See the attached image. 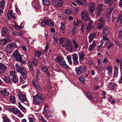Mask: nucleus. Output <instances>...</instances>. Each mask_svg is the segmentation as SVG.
<instances>
[{"label":"nucleus","instance_id":"f257e3e1","mask_svg":"<svg viewBox=\"0 0 122 122\" xmlns=\"http://www.w3.org/2000/svg\"><path fill=\"white\" fill-rule=\"evenodd\" d=\"M33 103L36 105H40L44 101L43 96L40 93L38 92L35 96H33Z\"/></svg>","mask_w":122,"mask_h":122},{"label":"nucleus","instance_id":"f03ea898","mask_svg":"<svg viewBox=\"0 0 122 122\" xmlns=\"http://www.w3.org/2000/svg\"><path fill=\"white\" fill-rule=\"evenodd\" d=\"M15 66L17 71L20 73L23 78H26L27 74L26 71L23 67H20L18 64H16Z\"/></svg>","mask_w":122,"mask_h":122},{"label":"nucleus","instance_id":"7ed1b4c3","mask_svg":"<svg viewBox=\"0 0 122 122\" xmlns=\"http://www.w3.org/2000/svg\"><path fill=\"white\" fill-rule=\"evenodd\" d=\"M12 55L15 58V60L19 62L21 64L25 63V61H23L22 59V55H20L18 50H16L14 51Z\"/></svg>","mask_w":122,"mask_h":122},{"label":"nucleus","instance_id":"20e7f679","mask_svg":"<svg viewBox=\"0 0 122 122\" xmlns=\"http://www.w3.org/2000/svg\"><path fill=\"white\" fill-rule=\"evenodd\" d=\"M19 46L17 45L16 43H11L7 45V50L9 52H13L14 48H18Z\"/></svg>","mask_w":122,"mask_h":122},{"label":"nucleus","instance_id":"39448f33","mask_svg":"<svg viewBox=\"0 0 122 122\" xmlns=\"http://www.w3.org/2000/svg\"><path fill=\"white\" fill-rule=\"evenodd\" d=\"M41 24L43 27L45 26L46 25L52 27L54 25V23L50 20H44L42 21Z\"/></svg>","mask_w":122,"mask_h":122},{"label":"nucleus","instance_id":"423d86ee","mask_svg":"<svg viewBox=\"0 0 122 122\" xmlns=\"http://www.w3.org/2000/svg\"><path fill=\"white\" fill-rule=\"evenodd\" d=\"M19 100L25 104H27L28 103V100L26 97L25 94H23L20 93L19 95Z\"/></svg>","mask_w":122,"mask_h":122},{"label":"nucleus","instance_id":"0eeeda50","mask_svg":"<svg viewBox=\"0 0 122 122\" xmlns=\"http://www.w3.org/2000/svg\"><path fill=\"white\" fill-rule=\"evenodd\" d=\"M104 21L103 19L100 17L98 20V23L97 24V27L99 29H102L104 26Z\"/></svg>","mask_w":122,"mask_h":122},{"label":"nucleus","instance_id":"6e6552de","mask_svg":"<svg viewBox=\"0 0 122 122\" xmlns=\"http://www.w3.org/2000/svg\"><path fill=\"white\" fill-rule=\"evenodd\" d=\"M81 15L82 18L84 21H87L90 20V18L86 10H83Z\"/></svg>","mask_w":122,"mask_h":122},{"label":"nucleus","instance_id":"1a4fd4ad","mask_svg":"<svg viewBox=\"0 0 122 122\" xmlns=\"http://www.w3.org/2000/svg\"><path fill=\"white\" fill-rule=\"evenodd\" d=\"M66 48L70 50L71 52L73 51V45L70 40H69L66 41Z\"/></svg>","mask_w":122,"mask_h":122},{"label":"nucleus","instance_id":"9d476101","mask_svg":"<svg viewBox=\"0 0 122 122\" xmlns=\"http://www.w3.org/2000/svg\"><path fill=\"white\" fill-rule=\"evenodd\" d=\"M52 2L55 4L56 7H61L63 5V2L62 0H52Z\"/></svg>","mask_w":122,"mask_h":122},{"label":"nucleus","instance_id":"9b49d317","mask_svg":"<svg viewBox=\"0 0 122 122\" xmlns=\"http://www.w3.org/2000/svg\"><path fill=\"white\" fill-rule=\"evenodd\" d=\"M72 59L73 63L74 65H77L79 63L78 61V57L77 54L76 53L72 55Z\"/></svg>","mask_w":122,"mask_h":122},{"label":"nucleus","instance_id":"f8f14e48","mask_svg":"<svg viewBox=\"0 0 122 122\" xmlns=\"http://www.w3.org/2000/svg\"><path fill=\"white\" fill-rule=\"evenodd\" d=\"M78 54L79 57V60L80 63H81L84 60L85 56V53L83 51H81L78 52Z\"/></svg>","mask_w":122,"mask_h":122},{"label":"nucleus","instance_id":"ddd939ff","mask_svg":"<svg viewBox=\"0 0 122 122\" xmlns=\"http://www.w3.org/2000/svg\"><path fill=\"white\" fill-rule=\"evenodd\" d=\"M117 86V85L114 82H110L109 83L107 88L110 90H112L115 89Z\"/></svg>","mask_w":122,"mask_h":122},{"label":"nucleus","instance_id":"4468645a","mask_svg":"<svg viewBox=\"0 0 122 122\" xmlns=\"http://www.w3.org/2000/svg\"><path fill=\"white\" fill-rule=\"evenodd\" d=\"M7 66L3 64L0 63V73H4L7 69Z\"/></svg>","mask_w":122,"mask_h":122},{"label":"nucleus","instance_id":"2eb2a0df","mask_svg":"<svg viewBox=\"0 0 122 122\" xmlns=\"http://www.w3.org/2000/svg\"><path fill=\"white\" fill-rule=\"evenodd\" d=\"M75 70L76 74L78 75L81 74L83 72V68L81 66L75 67Z\"/></svg>","mask_w":122,"mask_h":122},{"label":"nucleus","instance_id":"dca6fc26","mask_svg":"<svg viewBox=\"0 0 122 122\" xmlns=\"http://www.w3.org/2000/svg\"><path fill=\"white\" fill-rule=\"evenodd\" d=\"M0 92L1 95L4 97L8 96L10 94L8 89L5 88L4 90H0Z\"/></svg>","mask_w":122,"mask_h":122},{"label":"nucleus","instance_id":"f3484780","mask_svg":"<svg viewBox=\"0 0 122 122\" xmlns=\"http://www.w3.org/2000/svg\"><path fill=\"white\" fill-rule=\"evenodd\" d=\"M72 42L73 44V48L77 51H78L80 50V48L76 41L73 40L72 41Z\"/></svg>","mask_w":122,"mask_h":122},{"label":"nucleus","instance_id":"a211bd4d","mask_svg":"<svg viewBox=\"0 0 122 122\" xmlns=\"http://www.w3.org/2000/svg\"><path fill=\"white\" fill-rule=\"evenodd\" d=\"M1 33L3 36L5 37L9 35L8 29L6 27L4 28L2 30Z\"/></svg>","mask_w":122,"mask_h":122},{"label":"nucleus","instance_id":"6ab92c4d","mask_svg":"<svg viewBox=\"0 0 122 122\" xmlns=\"http://www.w3.org/2000/svg\"><path fill=\"white\" fill-rule=\"evenodd\" d=\"M109 27H105L103 29L102 35L103 36H107L109 32Z\"/></svg>","mask_w":122,"mask_h":122},{"label":"nucleus","instance_id":"aec40b11","mask_svg":"<svg viewBox=\"0 0 122 122\" xmlns=\"http://www.w3.org/2000/svg\"><path fill=\"white\" fill-rule=\"evenodd\" d=\"M95 8L96 6L94 2H92L90 4L89 10L91 12H93L95 10Z\"/></svg>","mask_w":122,"mask_h":122},{"label":"nucleus","instance_id":"412c9836","mask_svg":"<svg viewBox=\"0 0 122 122\" xmlns=\"http://www.w3.org/2000/svg\"><path fill=\"white\" fill-rule=\"evenodd\" d=\"M9 109L10 111L13 112L14 114L16 115L19 110L16 107H11L9 108Z\"/></svg>","mask_w":122,"mask_h":122},{"label":"nucleus","instance_id":"4be33fe9","mask_svg":"<svg viewBox=\"0 0 122 122\" xmlns=\"http://www.w3.org/2000/svg\"><path fill=\"white\" fill-rule=\"evenodd\" d=\"M113 10V9L112 8H111L107 9L106 11V17L107 18H108L110 17Z\"/></svg>","mask_w":122,"mask_h":122},{"label":"nucleus","instance_id":"5701e85b","mask_svg":"<svg viewBox=\"0 0 122 122\" xmlns=\"http://www.w3.org/2000/svg\"><path fill=\"white\" fill-rule=\"evenodd\" d=\"M33 4L34 5V7L36 9H39L40 8L39 3L37 0H34L33 2Z\"/></svg>","mask_w":122,"mask_h":122},{"label":"nucleus","instance_id":"b1692460","mask_svg":"<svg viewBox=\"0 0 122 122\" xmlns=\"http://www.w3.org/2000/svg\"><path fill=\"white\" fill-rule=\"evenodd\" d=\"M64 60V58L61 56H57L54 59V61L56 63H60Z\"/></svg>","mask_w":122,"mask_h":122},{"label":"nucleus","instance_id":"393cba45","mask_svg":"<svg viewBox=\"0 0 122 122\" xmlns=\"http://www.w3.org/2000/svg\"><path fill=\"white\" fill-rule=\"evenodd\" d=\"M96 37V35L95 34H90L88 37L89 41L90 43L92 42L93 39Z\"/></svg>","mask_w":122,"mask_h":122},{"label":"nucleus","instance_id":"a878e982","mask_svg":"<svg viewBox=\"0 0 122 122\" xmlns=\"http://www.w3.org/2000/svg\"><path fill=\"white\" fill-rule=\"evenodd\" d=\"M59 64L62 67L66 69H68L69 67V66L66 64L65 61H62L60 63H59Z\"/></svg>","mask_w":122,"mask_h":122},{"label":"nucleus","instance_id":"bb28decb","mask_svg":"<svg viewBox=\"0 0 122 122\" xmlns=\"http://www.w3.org/2000/svg\"><path fill=\"white\" fill-rule=\"evenodd\" d=\"M11 80L14 83H18L19 81L17 75L11 78Z\"/></svg>","mask_w":122,"mask_h":122},{"label":"nucleus","instance_id":"cd10ccee","mask_svg":"<svg viewBox=\"0 0 122 122\" xmlns=\"http://www.w3.org/2000/svg\"><path fill=\"white\" fill-rule=\"evenodd\" d=\"M95 42V41H94L92 42V44L89 46L88 49V50L89 51H91L93 50L94 48L96 46V45Z\"/></svg>","mask_w":122,"mask_h":122},{"label":"nucleus","instance_id":"c85d7f7f","mask_svg":"<svg viewBox=\"0 0 122 122\" xmlns=\"http://www.w3.org/2000/svg\"><path fill=\"white\" fill-rule=\"evenodd\" d=\"M9 41V40L8 39H4L1 40L0 41V43L3 46L5 45L8 43Z\"/></svg>","mask_w":122,"mask_h":122},{"label":"nucleus","instance_id":"c756f323","mask_svg":"<svg viewBox=\"0 0 122 122\" xmlns=\"http://www.w3.org/2000/svg\"><path fill=\"white\" fill-rule=\"evenodd\" d=\"M5 78L3 79L4 81L6 83H10L11 82L10 77L8 76H4Z\"/></svg>","mask_w":122,"mask_h":122},{"label":"nucleus","instance_id":"7c9ffc66","mask_svg":"<svg viewBox=\"0 0 122 122\" xmlns=\"http://www.w3.org/2000/svg\"><path fill=\"white\" fill-rule=\"evenodd\" d=\"M48 107L47 106H45L44 108L43 111V114L44 115V116L46 118H47V117H49V116H48L46 115L47 113V112L48 110L47 109Z\"/></svg>","mask_w":122,"mask_h":122},{"label":"nucleus","instance_id":"2f4dec72","mask_svg":"<svg viewBox=\"0 0 122 122\" xmlns=\"http://www.w3.org/2000/svg\"><path fill=\"white\" fill-rule=\"evenodd\" d=\"M44 5L48 6L50 5V2L48 0H42Z\"/></svg>","mask_w":122,"mask_h":122},{"label":"nucleus","instance_id":"473e14b6","mask_svg":"<svg viewBox=\"0 0 122 122\" xmlns=\"http://www.w3.org/2000/svg\"><path fill=\"white\" fill-rule=\"evenodd\" d=\"M5 6V1L4 0H2L0 2V9H3Z\"/></svg>","mask_w":122,"mask_h":122},{"label":"nucleus","instance_id":"72a5a7b5","mask_svg":"<svg viewBox=\"0 0 122 122\" xmlns=\"http://www.w3.org/2000/svg\"><path fill=\"white\" fill-rule=\"evenodd\" d=\"M65 28V25L64 23L62 22L61 24V26L60 29V30L63 32V33L64 32V29Z\"/></svg>","mask_w":122,"mask_h":122},{"label":"nucleus","instance_id":"f704fd0d","mask_svg":"<svg viewBox=\"0 0 122 122\" xmlns=\"http://www.w3.org/2000/svg\"><path fill=\"white\" fill-rule=\"evenodd\" d=\"M104 2L106 4L108 3V5L110 6H112L113 5L112 4L113 3V2L111 0H105Z\"/></svg>","mask_w":122,"mask_h":122},{"label":"nucleus","instance_id":"c9c22d12","mask_svg":"<svg viewBox=\"0 0 122 122\" xmlns=\"http://www.w3.org/2000/svg\"><path fill=\"white\" fill-rule=\"evenodd\" d=\"M41 54V52L39 51H35V55L36 57H37L38 58H39Z\"/></svg>","mask_w":122,"mask_h":122},{"label":"nucleus","instance_id":"e433bc0d","mask_svg":"<svg viewBox=\"0 0 122 122\" xmlns=\"http://www.w3.org/2000/svg\"><path fill=\"white\" fill-rule=\"evenodd\" d=\"M5 56V53L0 51V60H3Z\"/></svg>","mask_w":122,"mask_h":122},{"label":"nucleus","instance_id":"4c0bfd02","mask_svg":"<svg viewBox=\"0 0 122 122\" xmlns=\"http://www.w3.org/2000/svg\"><path fill=\"white\" fill-rule=\"evenodd\" d=\"M117 21L118 23L119 24L122 23V13L119 15Z\"/></svg>","mask_w":122,"mask_h":122},{"label":"nucleus","instance_id":"58836bf2","mask_svg":"<svg viewBox=\"0 0 122 122\" xmlns=\"http://www.w3.org/2000/svg\"><path fill=\"white\" fill-rule=\"evenodd\" d=\"M10 100L12 103H15V98L14 96H11L10 97Z\"/></svg>","mask_w":122,"mask_h":122},{"label":"nucleus","instance_id":"ea45409f","mask_svg":"<svg viewBox=\"0 0 122 122\" xmlns=\"http://www.w3.org/2000/svg\"><path fill=\"white\" fill-rule=\"evenodd\" d=\"M17 105L22 111H24L25 110V108L22 105L20 102H18Z\"/></svg>","mask_w":122,"mask_h":122},{"label":"nucleus","instance_id":"a19ab883","mask_svg":"<svg viewBox=\"0 0 122 122\" xmlns=\"http://www.w3.org/2000/svg\"><path fill=\"white\" fill-rule=\"evenodd\" d=\"M17 105L22 111H24L25 110V108L22 105L20 102H18Z\"/></svg>","mask_w":122,"mask_h":122},{"label":"nucleus","instance_id":"79ce46f5","mask_svg":"<svg viewBox=\"0 0 122 122\" xmlns=\"http://www.w3.org/2000/svg\"><path fill=\"white\" fill-rule=\"evenodd\" d=\"M17 105L22 111H24L25 110V108L22 105L20 102H18Z\"/></svg>","mask_w":122,"mask_h":122},{"label":"nucleus","instance_id":"37998d69","mask_svg":"<svg viewBox=\"0 0 122 122\" xmlns=\"http://www.w3.org/2000/svg\"><path fill=\"white\" fill-rule=\"evenodd\" d=\"M108 74L109 75H111L112 74V68L111 66H109L107 67Z\"/></svg>","mask_w":122,"mask_h":122},{"label":"nucleus","instance_id":"c03bdc74","mask_svg":"<svg viewBox=\"0 0 122 122\" xmlns=\"http://www.w3.org/2000/svg\"><path fill=\"white\" fill-rule=\"evenodd\" d=\"M73 11L72 9L68 8L66 10L65 12L67 14H69L72 13Z\"/></svg>","mask_w":122,"mask_h":122},{"label":"nucleus","instance_id":"a18cd8bd","mask_svg":"<svg viewBox=\"0 0 122 122\" xmlns=\"http://www.w3.org/2000/svg\"><path fill=\"white\" fill-rule=\"evenodd\" d=\"M14 25H13V27L17 30H21L22 29L21 26H19L17 24H14Z\"/></svg>","mask_w":122,"mask_h":122},{"label":"nucleus","instance_id":"49530a36","mask_svg":"<svg viewBox=\"0 0 122 122\" xmlns=\"http://www.w3.org/2000/svg\"><path fill=\"white\" fill-rule=\"evenodd\" d=\"M103 8L102 7V5L100 4L98 6L97 8L96 11H102Z\"/></svg>","mask_w":122,"mask_h":122},{"label":"nucleus","instance_id":"de8ad7c7","mask_svg":"<svg viewBox=\"0 0 122 122\" xmlns=\"http://www.w3.org/2000/svg\"><path fill=\"white\" fill-rule=\"evenodd\" d=\"M67 58L69 64L70 65H71L72 64V62L71 61V56H67Z\"/></svg>","mask_w":122,"mask_h":122},{"label":"nucleus","instance_id":"09e8293b","mask_svg":"<svg viewBox=\"0 0 122 122\" xmlns=\"http://www.w3.org/2000/svg\"><path fill=\"white\" fill-rule=\"evenodd\" d=\"M81 3V5H85V7H86L87 5V1L86 0H82Z\"/></svg>","mask_w":122,"mask_h":122},{"label":"nucleus","instance_id":"8fccbe9b","mask_svg":"<svg viewBox=\"0 0 122 122\" xmlns=\"http://www.w3.org/2000/svg\"><path fill=\"white\" fill-rule=\"evenodd\" d=\"M16 72L14 71H11L10 72V74L11 77H14V76H17L15 75Z\"/></svg>","mask_w":122,"mask_h":122},{"label":"nucleus","instance_id":"3c124183","mask_svg":"<svg viewBox=\"0 0 122 122\" xmlns=\"http://www.w3.org/2000/svg\"><path fill=\"white\" fill-rule=\"evenodd\" d=\"M79 79V81L82 83L84 84L85 83L84 78L83 77H80Z\"/></svg>","mask_w":122,"mask_h":122},{"label":"nucleus","instance_id":"603ef678","mask_svg":"<svg viewBox=\"0 0 122 122\" xmlns=\"http://www.w3.org/2000/svg\"><path fill=\"white\" fill-rule=\"evenodd\" d=\"M16 115L18 117H22L23 116V114L20 110H19Z\"/></svg>","mask_w":122,"mask_h":122},{"label":"nucleus","instance_id":"864d4df0","mask_svg":"<svg viewBox=\"0 0 122 122\" xmlns=\"http://www.w3.org/2000/svg\"><path fill=\"white\" fill-rule=\"evenodd\" d=\"M115 42L116 45L119 46V47L120 49H121L122 48V46L121 44L117 41L115 40Z\"/></svg>","mask_w":122,"mask_h":122},{"label":"nucleus","instance_id":"5fc2aeb1","mask_svg":"<svg viewBox=\"0 0 122 122\" xmlns=\"http://www.w3.org/2000/svg\"><path fill=\"white\" fill-rule=\"evenodd\" d=\"M32 61L34 66H36L38 64L37 61L34 58H33Z\"/></svg>","mask_w":122,"mask_h":122},{"label":"nucleus","instance_id":"6e6d98bb","mask_svg":"<svg viewBox=\"0 0 122 122\" xmlns=\"http://www.w3.org/2000/svg\"><path fill=\"white\" fill-rule=\"evenodd\" d=\"M109 100L110 103L112 104H114V103H116L114 100L111 97H110L109 98Z\"/></svg>","mask_w":122,"mask_h":122},{"label":"nucleus","instance_id":"4d7b16f0","mask_svg":"<svg viewBox=\"0 0 122 122\" xmlns=\"http://www.w3.org/2000/svg\"><path fill=\"white\" fill-rule=\"evenodd\" d=\"M40 72V70L39 69H38L37 71H36V78L37 79L38 77V76H39Z\"/></svg>","mask_w":122,"mask_h":122},{"label":"nucleus","instance_id":"13d9d810","mask_svg":"<svg viewBox=\"0 0 122 122\" xmlns=\"http://www.w3.org/2000/svg\"><path fill=\"white\" fill-rule=\"evenodd\" d=\"M16 11L17 13L19 15L20 14V11L19 10L17 6H15Z\"/></svg>","mask_w":122,"mask_h":122},{"label":"nucleus","instance_id":"bf43d9fd","mask_svg":"<svg viewBox=\"0 0 122 122\" xmlns=\"http://www.w3.org/2000/svg\"><path fill=\"white\" fill-rule=\"evenodd\" d=\"M19 35L20 36H22L21 34L20 33H19L15 31L14 32L13 34H12V35L13 36H15L16 35Z\"/></svg>","mask_w":122,"mask_h":122},{"label":"nucleus","instance_id":"052dcab7","mask_svg":"<svg viewBox=\"0 0 122 122\" xmlns=\"http://www.w3.org/2000/svg\"><path fill=\"white\" fill-rule=\"evenodd\" d=\"M1 117L3 120H5L7 119V116L6 114H2Z\"/></svg>","mask_w":122,"mask_h":122},{"label":"nucleus","instance_id":"680f3d73","mask_svg":"<svg viewBox=\"0 0 122 122\" xmlns=\"http://www.w3.org/2000/svg\"><path fill=\"white\" fill-rule=\"evenodd\" d=\"M118 37L119 38L122 39V30L119 31V33Z\"/></svg>","mask_w":122,"mask_h":122},{"label":"nucleus","instance_id":"e2e57ef3","mask_svg":"<svg viewBox=\"0 0 122 122\" xmlns=\"http://www.w3.org/2000/svg\"><path fill=\"white\" fill-rule=\"evenodd\" d=\"M118 71H114V77H117L118 76Z\"/></svg>","mask_w":122,"mask_h":122},{"label":"nucleus","instance_id":"0e129e2a","mask_svg":"<svg viewBox=\"0 0 122 122\" xmlns=\"http://www.w3.org/2000/svg\"><path fill=\"white\" fill-rule=\"evenodd\" d=\"M74 1L80 5H81V0H74Z\"/></svg>","mask_w":122,"mask_h":122},{"label":"nucleus","instance_id":"69168bd1","mask_svg":"<svg viewBox=\"0 0 122 122\" xmlns=\"http://www.w3.org/2000/svg\"><path fill=\"white\" fill-rule=\"evenodd\" d=\"M97 11V12L96 13V16L97 17H99V16H100L101 14V11Z\"/></svg>","mask_w":122,"mask_h":122},{"label":"nucleus","instance_id":"338daca9","mask_svg":"<svg viewBox=\"0 0 122 122\" xmlns=\"http://www.w3.org/2000/svg\"><path fill=\"white\" fill-rule=\"evenodd\" d=\"M37 81H36L34 80H33L32 81V84L34 86H35V85H36L37 84Z\"/></svg>","mask_w":122,"mask_h":122},{"label":"nucleus","instance_id":"774afa93","mask_svg":"<svg viewBox=\"0 0 122 122\" xmlns=\"http://www.w3.org/2000/svg\"><path fill=\"white\" fill-rule=\"evenodd\" d=\"M34 86L36 88L38 89H41V86H40L38 85L37 84L36 85H35V86Z\"/></svg>","mask_w":122,"mask_h":122}]
</instances>
